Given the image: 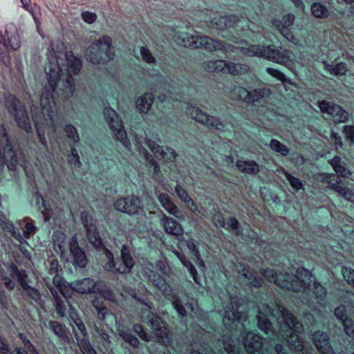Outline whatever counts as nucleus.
<instances>
[{
	"mask_svg": "<svg viewBox=\"0 0 354 354\" xmlns=\"http://www.w3.org/2000/svg\"><path fill=\"white\" fill-rule=\"evenodd\" d=\"M63 55L67 64L66 66L63 64L64 58L60 55L54 53L48 57L49 62L45 70L50 88L45 86L41 93V113H36L35 108L33 106L31 108V111L34 113L32 117L36 126L38 125L39 119L41 116H47L50 120H53L54 113L53 93L56 91L58 80L61 84L59 90L62 91V93L59 95L65 99L69 98L73 95L75 85L72 75H77L79 73L82 63L71 52H66Z\"/></svg>",
	"mask_w": 354,
	"mask_h": 354,
	"instance_id": "nucleus-1",
	"label": "nucleus"
},
{
	"mask_svg": "<svg viewBox=\"0 0 354 354\" xmlns=\"http://www.w3.org/2000/svg\"><path fill=\"white\" fill-rule=\"evenodd\" d=\"M269 316L276 317L281 336L286 338L290 349L301 351L304 342L297 334L304 331L303 324L294 315L277 303L263 304L259 307L257 326L265 333H274Z\"/></svg>",
	"mask_w": 354,
	"mask_h": 354,
	"instance_id": "nucleus-2",
	"label": "nucleus"
},
{
	"mask_svg": "<svg viewBox=\"0 0 354 354\" xmlns=\"http://www.w3.org/2000/svg\"><path fill=\"white\" fill-rule=\"evenodd\" d=\"M261 274L269 282L274 283L281 288L301 292L302 296L299 299L309 307L314 306L310 297L311 292L315 295L319 302L324 301L326 295V289L316 282L310 272L304 268L297 269L295 274L282 272L277 274L272 269L263 270Z\"/></svg>",
	"mask_w": 354,
	"mask_h": 354,
	"instance_id": "nucleus-3",
	"label": "nucleus"
},
{
	"mask_svg": "<svg viewBox=\"0 0 354 354\" xmlns=\"http://www.w3.org/2000/svg\"><path fill=\"white\" fill-rule=\"evenodd\" d=\"M24 163L23 153L14 149L6 129L0 126V167L6 165L10 170H15L17 165L24 167Z\"/></svg>",
	"mask_w": 354,
	"mask_h": 354,
	"instance_id": "nucleus-4",
	"label": "nucleus"
},
{
	"mask_svg": "<svg viewBox=\"0 0 354 354\" xmlns=\"http://www.w3.org/2000/svg\"><path fill=\"white\" fill-rule=\"evenodd\" d=\"M86 57L94 64H104L113 59L112 39L104 35L93 42L86 50Z\"/></svg>",
	"mask_w": 354,
	"mask_h": 354,
	"instance_id": "nucleus-5",
	"label": "nucleus"
},
{
	"mask_svg": "<svg viewBox=\"0 0 354 354\" xmlns=\"http://www.w3.org/2000/svg\"><path fill=\"white\" fill-rule=\"evenodd\" d=\"M151 306L148 304H144V307L140 310V317L143 322L150 324L153 333L156 337L158 343L168 346L171 345V335L165 326L162 319L152 313Z\"/></svg>",
	"mask_w": 354,
	"mask_h": 354,
	"instance_id": "nucleus-6",
	"label": "nucleus"
},
{
	"mask_svg": "<svg viewBox=\"0 0 354 354\" xmlns=\"http://www.w3.org/2000/svg\"><path fill=\"white\" fill-rule=\"evenodd\" d=\"M179 39L181 41L180 44L185 47L203 48L210 52L223 49L227 51L224 41L214 39L208 36L191 35L185 33L183 34Z\"/></svg>",
	"mask_w": 354,
	"mask_h": 354,
	"instance_id": "nucleus-7",
	"label": "nucleus"
},
{
	"mask_svg": "<svg viewBox=\"0 0 354 354\" xmlns=\"http://www.w3.org/2000/svg\"><path fill=\"white\" fill-rule=\"evenodd\" d=\"M246 320L245 315L238 311L236 299L231 298L230 306H227L224 310L223 322L225 328L235 336L238 330H242L245 328L244 322Z\"/></svg>",
	"mask_w": 354,
	"mask_h": 354,
	"instance_id": "nucleus-8",
	"label": "nucleus"
},
{
	"mask_svg": "<svg viewBox=\"0 0 354 354\" xmlns=\"http://www.w3.org/2000/svg\"><path fill=\"white\" fill-rule=\"evenodd\" d=\"M103 113L114 138L120 141L126 149L129 150L131 149V142L127 138L126 131L117 112L113 109L107 107L104 109Z\"/></svg>",
	"mask_w": 354,
	"mask_h": 354,
	"instance_id": "nucleus-9",
	"label": "nucleus"
},
{
	"mask_svg": "<svg viewBox=\"0 0 354 354\" xmlns=\"http://www.w3.org/2000/svg\"><path fill=\"white\" fill-rule=\"evenodd\" d=\"M104 254L108 259L104 268L106 270L120 274H127L131 272L134 266V260L131 257L130 251L127 245H124L121 249V259L123 265H117L113 259V254L109 250H104Z\"/></svg>",
	"mask_w": 354,
	"mask_h": 354,
	"instance_id": "nucleus-10",
	"label": "nucleus"
},
{
	"mask_svg": "<svg viewBox=\"0 0 354 354\" xmlns=\"http://www.w3.org/2000/svg\"><path fill=\"white\" fill-rule=\"evenodd\" d=\"M6 106L9 113L15 118L18 126L26 132H30L31 124L25 106L12 95H9L6 99Z\"/></svg>",
	"mask_w": 354,
	"mask_h": 354,
	"instance_id": "nucleus-11",
	"label": "nucleus"
},
{
	"mask_svg": "<svg viewBox=\"0 0 354 354\" xmlns=\"http://www.w3.org/2000/svg\"><path fill=\"white\" fill-rule=\"evenodd\" d=\"M1 42L6 46V49L4 53L0 52V58L6 63L9 59L8 52L11 50H17L21 46L19 29L15 24H9L6 26Z\"/></svg>",
	"mask_w": 354,
	"mask_h": 354,
	"instance_id": "nucleus-12",
	"label": "nucleus"
},
{
	"mask_svg": "<svg viewBox=\"0 0 354 354\" xmlns=\"http://www.w3.org/2000/svg\"><path fill=\"white\" fill-rule=\"evenodd\" d=\"M185 111L187 114L196 122L209 128L220 131H223L225 129L224 123L218 118L209 115L196 106L188 104Z\"/></svg>",
	"mask_w": 354,
	"mask_h": 354,
	"instance_id": "nucleus-13",
	"label": "nucleus"
},
{
	"mask_svg": "<svg viewBox=\"0 0 354 354\" xmlns=\"http://www.w3.org/2000/svg\"><path fill=\"white\" fill-rule=\"evenodd\" d=\"M153 277H157V280L152 279L153 284L171 301L172 306L176 310L178 315L180 317H185L187 312L185 307L182 304L180 297L173 292L170 286L167 284L161 279V277L159 274L153 273Z\"/></svg>",
	"mask_w": 354,
	"mask_h": 354,
	"instance_id": "nucleus-14",
	"label": "nucleus"
},
{
	"mask_svg": "<svg viewBox=\"0 0 354 354\" xmlns=\"http://www.w3.org/2000/svg\"><path fill=\"white\" fill-rule=\"evenodd\" d=\"M317 105L321 111L330 115L335 122H346L348 120V113L338 104L322 100L317 102Z\"/></svg>",
	"mask_w": 354,
	"mask_h": 354,
	"instance_id": "nucleus-15",
	"label": "nucleus"
},
{
	"mask_svg": "<svg viewBox=\"0 0 354 354\" xmlns=\"http://www.w3.org/2000/svg\"><path fill=\"white\" fill-rule=\"evenodd\" d=\"M239 44L237 46H232L225 42H224L225 46L227 47V51L225 49L222 50L228 53V52H234L235 53L236 50H239L242 54L248 56V57H261L265 58L266 55V46L256 45V44H250L244 41H241L240 42L236 41Z\"/></svg>",
	"mask_w": 354,
	"mask_h": 354,
	"instance_id": "nucleus-16",
	"label": "nucleus"
},
{
	"mask_svg": "<svg viewBox=\"0 0 354 354\" xmlns=\"http://www.w3.org/2000/svg\"><path fill=\"white\" fill-rule=\"evenodd\" d=\"M114 207L130 215L138 214L142 209L140 199L134 195L118 199L114 203Z\"/></svg>",
	"mask_w": 354,
	"mask_h": 354,
	"instance_id": "nucleus-17",
	"label": "nucleus"
},
{
	"mask_svg": "<svg viewBox=\"0 0 354 354\" xmlns=\"http://www.w3.org/2000/svg\"><path fill=\"white\" fill-rule=\"evenodd\" d=\"M322 181L328 184V188L335 191L339 196L350 202H354V192L346 187L342 186L341 180H335L334 174H323Z\"/></svg>",
	"mask_w": 354,
	"mask_h": 354,
	"instance_id": "nucleus-18",
	"label": "nucleus"
},
{
	"mask_svg": "<svg viewBox=\"0 0 354 354\" xmlns=\"http://www.w3.org/2000/svg\"><path fill=\"white\" fill-rule=\"evenodd\" d=\"M146 143L154 155L165 162H174L176 160L177 153L174 149L160 146L150 139H147Z\"/></svg>",
	"mask_w": 354,
	"mask_h": 354,
	"instance_id": "nucleus-19",
	"label": "nucleus"
},
{
	"mask_svg": "<svg viewBox=\"0 0 354 354\" xmlns=\"http://www.w3.org/2000/svg\"><path fill=\"white\" fill-rule=\"evenodd\" d=\"M100 282L91 278L73 281L69 284L70 288L80 294H91L100 292Z\"/></svg>",
	"mask_w": 354,
	"mask_h": 354,
	"instance_id": "nucleus-20",
	"label": "nucleus"
},
{
	"mask_svg": "<svg viewBox=\"0 0 354 354\" xmlns=\"http://www.w3.org/2000/svg\"><path fill=\"white\" fill-rule=\"evenodd\" d=\"M81 219L86 230L89 242L96 248H100L102 246V241L96 232V227L93 218L89 216L87 212H83L81 214Z\"/></svg>",
	"mask_w": 354,
	"mask_h": 354,
	"instance_id": "nucleus-21",
	"label": "nucleus"
},
{
	"mask_svg": "<svg viewBox=\"0 0 354 354\" xmlns=\"http://www.w3.org/2000/svg\"><path fill=\"white\" fill-rule=\"evenodd\" d=\"M291 54V52L289 50L270 45L266 46V54L264 55H266V59L286 65L290 60Z\"/></svg>",
	"mask_w": 354,
	"mask_h": 354,
	"instance_id": "nucleus-22",
	"label": "nucleus"
},
{
	"mask_svg": "<svg viewBox=\"0 0 354 354\" xmlns=\"http://www.w3.org/2000/svg\"><path fill=\"white\" fill-rule=\"evenodd\" d=\"M312 340L321 354H335L329 342V337L324 332L317 330L312 334Z\"/></svg>",
	"mask_w": 354,
	"mask_h": 354,
	"instance_id": "nucleus-23",
	"label": "nucleus"
},
{
	"mask_svg": "<svg viewBox=\"0 0 354 354\" xmlns=\"http://www.w3.org/2000/svg\"><path fill=\"white\" fill-rule=\"evenodd\" d=\"M295 21V15L288 14L283 16L281 21L274 19L272 21V25L277 27L280 33L286 37L288 41L294 42L295 37L289 30L293 22Z\"/></svg>",
	"mask_w": 354,
	"mask_h": 354,
	"instance_id": "nucleus-24",
	"label": "nucleus"
},
{
	"mask_svg": "<svg viewBox=\"0 0 354 354\" xmlns=\"http://www.w3.org/2000/svg\"><path fill=\"white\" fill-rule=\"evenodd\" d=\"M263 344V338L252 332H248L243 337V344L248 353L254 354L259 352Z\"/></svg>",
	"mask_w": 354,
	"mask_h": 354,
	"instance_id": "nucleus-25",
	"label": "nucleus"
},
{
	"mask_svg": "<svg viewBox=\"0 0 354 354\" xmlns=\"http://www.w3.org/2000/svg\"><path fill=\"white\" fill-rule=\"evenodd\" d=\"M214 15V17L209 21V26L212 28L218 30L229 28L235 26L239 21V18L235 15L221 16L216 14Z\"/></svg>",
	"mask_w": 354,
	"mask_h": 354,
	"instance_id": "nucleus-26",
	"label": "nucleus"
},
{
	"mask_svg": "<svg viewBox=\"0 0 354 354\" xmlns=\"http://www.w3.org/2000/svg\"><path fill=\"white\" fill-rule=\"evenodd\" d=\"M69 249L74 263L80 268H84L87 264V259L84 251L79 247L76 237L72 238L69 243Z\"/></svg>",
	"mask_w": 354,
	"mask_h": 354,
	"instance_id": "nucleus-27",
	"label": "nucleus"
},
{
	"mask_svg": "<svg viewBox=\"0 0 354 354\" xmlns=\"http://www.w3.org/2000/svg\"><path fill=\"white\" fill-rule=\"evenodd\" d=\"M136 147L140 156H142L147 162V166L152 172L153 178L158 180H160L162 175L160 169L158 162L154 160L152 155H151L147 150L140 145H136Z\"/></svg>",
	"mask_w": 354,
	"mask_h": 354,
	"instance_id": "nucleus-28",
	"label": "nucleus"
},
{
	"mask_svg": "<svg viewBox=\"0 0 354 354\" xmlns=\"http://www.w3.org/2000/svg\"><path fill=\"white\" fill-rule=\"evenodd\" d=\"M160 223L167 234L178 236L183 233V230L181 225L175 219L165 214H163Z\"/></svg>",
	"mask_w": 354,
	"mask_h": 354,
	"instance_id": "nucleus-29",
	"label": "nucleus"
},
{
	"mask_svg": "<svg viewBox=\"0 0 354 354\" xmlns=\"http://www.w3.org/2000/svg\"><path fill=\"white\" fill-rule=\"evenodd\" d=\"M54 249L62 258L66 255L67 241L66 235L61 231H55L53 235Z\"/></svg>",
	"mask_w": 354,
	"mask_h": 354,
	"instance_id": "nucleus-30",
	"label": "nucleus"
},
{
	"mask_svg": "<svg viewBox=\"0 0 354 354\" xmlns=\"http://www.w3.org/2000/svg\"><path fill=\"white\" fill-rule=\"evenodd\" d=\"M236 272L248 279V282L252 286L257 288L260 287L262 283V280L259 277H257L253 273L246 268L243 264L239 263L235 265Z\"/></svg>",
	"mask_w": 354,
	"mask_h": 354,
	"instance_id": "nucleus-31",
	"label": "nucleus"
},
{
	"mask_svg": "<svg viewBox=\"0 0 354 354\" xmlns=\"http://www.w3.org/2000/svg\"><path fill=\"white\" fill-rule=\"evenodd\" d=\"M238 170L249 175H256L259 171V166L254 160H238L236 163Z\"/></svg>",
	"mask_w": 354,
	"mask_h": 354,
	"instance_id": "nucleus-32",
	"label": "nucleus"
},
{
	"mask_svg": "<svg viewBox=\"0 0 354 354\" xmlns=\"http://www.w3.org/2000/svg\"><path fill=\"white\" fill-rule=\"evenodd\" d=\"M153 95L151 93H146L138 97L136 100V108L142 113H147L153 103Z\"/></svg>",
	"mask_w": 354,
	"mask_h": 354,
	"instance_id": "nucleus-33",
	"label": "nucleus"
},
{
	"mask_svg": "<svg viewBox=\"0 0 354 354\" xmlns=\"http://www.w3.org/2000/svg\"><path fill=\"white\" fill-rule=\"evenodd\" d=\"M329 163L339 176L349 178L351 176V171L346 168V163L342 162L339 157H334Z\"/></svg>",
	"mask_w": 354,
	"mask_h": 354,
	"instance_id": "nucleus-34",
	"label": "nucleus"
},
{
	"mask_svg": "<svg viewBox=\"0 0 354 354\" xmlns=\"http://www.w3.org/2000/svg\"><path fill=\"white\" fill-rule=\"evenodd\" d=\"M271 94L270 89L267 88H259L249 91L247 104H253L260 102L261 100L268 97Z\"/></svg>",
	"mask_w": 354,
	"mask_h": 354,
	"instance_id": "nucleus-35",
	"label": "nucleus"
},
{
	"mask_svg": "<svg viewBox=\"0 0 354 354\" xmlns=\"http://www.w3.org/2000/svg\"><path fill=\"white\" fill-rule=\"evenodd\" d=\"M175 254L180 262L183 264V266L187 268L189 274L193 277L194 282L201 286V279L198 277L197 271L192 263L186 258L184 254L180 253L179 252H176Z\"/></svg>",
	"mask_w": 354,
	"mask_h": 354,
	"instance_id": "nucleus-36",
	"label": "nucleus"
},
{
	"mask_svg": "<svg viewBox=\"0 0 354 354\" xmlns=\"http://www.w3.org/2000/svg\"><path fill=\"white\" fill-rule=\"evenodd\" d=\"M49 328L61 340L64 342L69 343L70 338L68 336L65 328L57 321H50L49 322Z\"/></svg>",
	"mask_w": 354,
	"mask_h": 354,
	"instance_id": "nucleus-37",
	"label": "nucleus"
},
{
	"mask_svg": "<svg viewBox=\"0 0 354 354\" xmlns=\"http://www.w3.org/2000/svg\"><path fill=\"white\" fill-rule=\"evenodd\" d=\"M226 62L222 59L211 60L203 63V68L208 72H225Z\"/></svg>",
	"mask_w": 354,
	"mask_h": 354,
	"instance_id": "nucleus-38",
	"label": "nucleus"
},
{
	"mask_svg": "<svg viewBox=\"0 0 354 354\" xmlns=\"http://www.w3.org/2000/svg\"><path fill=\"white\" fill-rule=\"evenodd\" d=\"M75 337L77 345L83 354H97L87 338L84 336L83 337H80V334L77 331H75Z\"/></svg>",
	"mask_w": 354,
	"mask_h": 354,
	"instance_id": "nucleus-39",
	"label": "nucleus"
},
{
	"mask_svg": "<svg viewBox=\"0 0 354 354\" xmlns=\"http://www.w3.org/2000/svg\"><path fill=\"white\" fill-rule=\"evenodd\" d=\"M249 95V91L241 86H234L230 91V97L240 100L245 103L248 102V97Z\"/></svg>",
	"mask_w": 354,
	"mask_h": 354,
	"instance_id": "nucleus-40",
	"label": "nucleus"
},
{
	"mask_svg": "<svg viewBox=\"0 0 354 354\" xmlns=\"http://www.w3.org/2000/svg\"><path fill=\"white\" fill-rule=\"evenodd\" d=\"M248 70L249 66L246 64L226 62L225 73H227L233 75H238L247 73Z\"/></svg>",
	"mask_w": 354,
	"mask_h": 354,
	"instance_id": "nucleus-41",
	"label": "nucleus"
},
{
	"mask_svg": "<svg viewBox=\"0 0 354 354\" xmlns=\"http://www.w3.org/2000/svg\"><path fill=\"white\" fill-rule=\"evenodd\" d=\"M10 272L12 277H16L21 288H27L28 284L26 279L28 277L26 270H19L17 266L12 263L10 266Z\"/></svg>",
	"mask_w": 354,
	"mask_h": 354,
	"instance_id": "nucleus-42",
	"label": "nucleus"
},
{
	"mask_svg": "<svg viewBox=\"0 0 354 354\" xmlns=\"http://www.w3.org/2000/svg\"><path fill=\"white\" fill-rule=\"evenodd\" d=\"M217 344L219 346L222 345L223 348L227 354H239V342L237 346L230 338L225 337L222 341L218 340Z\"/></svg>",
	"mask_w": 354,
	"mask_h": 354,
	"instance_id": "nucleus-43",
	"label": "nucleus"
},
{
	"mask_svg": "<svg viewBox=\"0 0 354 354\" xmlns=\"http://www.w3.org/2000/svg\"><path fill=\"white\" fill-rule=\"evenodd\" d=\"M44 281H46V283H50L55 290L57 289L64 297H66L68 296L69 291L68 288L60 276L55 274L53 277V284L46 281V279H44Z\"/></svg>",
	"mask_w": 354,
	"mask_h": 354,
	"instance_id": "nucleus-44",
	"label": "nucleus"
},
{
	"mask_svg": "<svg viewBox=\"0 0 354 354\" xmlns=\"http://www.w3.org/2000/svg\"><path fill=\"white\" fill-rule=\"evenodd\" d=\"M324 69L328 71L330 74L334 75H343L347 71V66L343 62L337 64L335 66L330 65L326 62H323Z\"/></svg>",
	"mask_w": 354,
	"mask_h": 354,
	"instance_id": "nucleus-45",
	"label": "nucleus"
},
{
	"mask_svg": "<svg viewBox=\"0 0 354 354\" xmlns=\"http://www.w3.org/2000/svg\"><path fill=\"white\" fill-rule=\"evenodd\" d=\"M46 286L50 290L53 297L55 300V308L57 313L61 317H64L66 313V307L65 305L64 304L63 301L59 297L57 291L55 290L50 283H46Z\"/></svg>",
	"mask_w": 354,
	"mask_h": 354,
	"instance_id": "nucleus-46",
	"label": "nucleus"
},
{
	"mask_svg": "<svg viewBox=\"0 0 354 354\" xmlns=\"http://www.w3.org/2000/svg\"><path fill=\"white\" fill-rule=\"evenodd\" d=\"M270 147L273 151L279 153L282 156H288L290 152V149L286 145L276 139L270 140Z\"/></svg>",
	"mask_w": 354,
	"mask_h": 354,
	"instance_id": "nucleus-47",
	"label": "nucleus"
},
{
	"mask_svg": "<svg viewBox=\"0 0 354 354\" xmlns=\"http://www.w3.org/2000/svg\"><path fill=\"white\" fill-rule=\"evenodd\" d=\"M313 15L318 19L326 18L329 15L328 9L319 3H315L311 6Z\"/></svg>",
	"mask_w": 354,
	"mask_h": 354,
	"instance_id": "nucleus-48",
	"label": "nucleus"
},
{
	"mask_svg": "<svg viewBox=\"0 0 354 354\" xmlns=\"http://www.w3.org/2000/svg\"><path fill=\"white\" fill-rule=\"evenodd\" d=\"M279 172L283 174L286 176L287 180L288 181L292 189H295L296 191L304 189L303 183H301L300 179L294 177L283 168L280 169L279 170Z\"/></svg>",
	"mask_w": 354,
	"mask_h": 354,
	"instance_id": "nucleus-49",
	"label": "nucleus"
},
{
	"mask_svg": "<svg viewBox=\"0 0 354 354\" xmlns=\"http://www.w3.org/2000/svg\"><path fill=\"white\" fill-rule=\"evenodd\" d=\"M225 229L230 231L232 234L236 236H240L243 232L240 227L239 223L234 217H230L226 221Z\"/></svg>",
	"mask_w": 354,
	"mask_h": 354,
	"instance_id": "nucleus-50",
	"label": "nucleus"
},
{
	"mask_svg": "<svg viewBox=\"0 0 354 354\" xmlns=\"http://www.w3.org/2000/svg\"><path fill=\"white\" fill-rule=\"evenodd\" d=\"M119 336L126 342L130 345L138 347L140 344V342L137 337L129 333L128 331L124 330L123 328H119L118 329Z\"/></svg>",
	"mask_w": 354,
	"mask_h": 354,
	"instance_id": "nucleus-51",
	"label": "nucleus"
},
{
	"mask_svg": "<svg viewBox=\"0 0 354 354\" xmlns=\"http://www.w3.org/2000/svg\"><path fill=\"white\" fill-rule=\"evenodd\" d=\"M64 132L68 139L77 143L80 141V136L77 129L72 124H66L64 128Z\"/></svg>",
	"mask_w": 354,
	"mask_h": 354,
	"instance_id": "nucleus-52",
	"label": "nucleus"
},
{
	"mask_svg": "<svg viewBox=\"0 0 354 354\" xmlns=\"http://www.w3.org/2000/svg\"><path fill=\"white\" fill-rule=\"evenodd\" d=\"M165 209L170 214L176 216L179 218L182 217V212L179 209V208L174 204L172 200H171L164 207Z\"/></svg>",
	"mask_w": 354,
	"mask_h": 354,
	"instance_id": "nucleus-53",
	"label": "nucleus"
},
{
	"mask_svg": "<svg viewBox=\"0 0 354 354\" xmlns=\"http://www.w3.org/2000/svg\"><path fill=\"white\" fill-rule=\"evenodd\" d=\"M71 319L73 323H71V325L73 328V331H76L75 329V326L77 328V330H79L80 333L82 334V336L86 337L87 335V331L85 325L84 324L82 321L79 317L74 319L72 315Z\"/></svg>",
	"mask_w": 354,
	"mask_h": 354,
	"instance_id": "nucleus-54",
	"label": "nucleus"
},
{
	"mask_svg": "<svg viewBox=\"0 0 354 354\" xmlns=\"http://www.w3.org/2000/svg\"><path fill=\"white\" fill-rule=\"evenodd\" d=\"M140 55L144 62L149 64H155L156 59L146 47H141L140 50Z\"/></svg>",
	"mask_w": 354,
	"mask_h": 354,
	"instance_id": "nucleus-55",
	"label": "nucleus"
},
{
	"mask_svg": "<svg viewBox=\"0 0 354 354\" xmlns=\"http://www.w3.org/2000/svg\"><path fill=\"white\" fill-rule=\"evenodd\" d=\"M68 160L75 168H80L82 165L79 155L75 148L71 149V154L68 156Z\"/></svg>",
	"mask_w": 354,
	"mask_h": 354,
	"instance_id": "nucleus-56",
	"label": "nucleus"
},
{
	"mask_svg": "<svg viewBox=\"0 0 354 354\" xmlns=\"http://www.w3.org/2000/svg\"><path fill=\"white\" fill-rule=\"evenodd\" d=\"M24 226L22 227L23 234L25 238H30L35 233V227L33 223L28 221H24Z\"/></svg>",
	"mask_w": 354,
	"mask_h": 354,
	"instance_id": "nucleus-57",
	"label": "nucleus"
},
{
	"mask_svg": "<svg viewBox=\"0 0 354 354\" xmlns=\"http://www.w3.org/2000/svg\"><path fill=\"white\" fill-rule=\"evenodd\" d=\"M23 290L27 292L28 296L32 300H34L35 301H36L38 304L40 303L41 295L37 289L28 286L27 288H24Z\"/></svg>",
	"mask_w": 354,
	"mask_h": 354,
	"instance_id": "nucleus-58",
	"label": "nucleus"
},
{
	"mask_svg": "<svg viewBox=\"0 0 354 354\" xmlns=\"http://www.w3.org/2000/svg\"><path fill=\"white\" fill-rule=\"evenodd\" d=\"M133 330L142 340L145 342H149L151 340L150 336L145 331L142 326L140 324H135L133 326Z\"/></svg>",
	"mask_w": 354,
	"mask_h": 354,
	"instance_id": "nucleus-59",
	"label": "nucleus"
},
{
	"mask_svg": "<svg viewBox=\"0 0 354 354\" xmlns=\"http://www.w3.org/2000/svg\"><path fill=\"white\" fill-rule=\"evenodd\" d=\"M346 309L345 306H340L335 309L334 314L335 317L339 319L342 323L344 322L345 320L350 319L348 318L347 315H346Z\"/></svg>",
	"mask_w": 354,
	"mask_h": 354,
	"instance_id": "nucleus-60",
	"label": "nucleus"
},
{
	"mask_svg": "<svg viewBox=\"0 0 354 354\" xmlns=\"http://www.w3.org/2000/svg\"><path fill=\"white\" fill-rule=\"evenodd\" d=\"M344 279L348 283H352L354 280V270L351 268L344 267L342 270Z\"/></svg>",
	"mask_w": 354,
	"mask_h": 354,
	"instance_id": "nucleus-61",
	"label": "nucleus"
},
{
	"mask_svg": "<svg viewBox=\"0 0 354 354\" xmlns=\"http://www.w3.org/2000/svg\"><path fill=\"white\" fill-rule=\"evenodd\" d=\"M344 326V331L346 335L351 337L354 338V323L350 319L348 320H345L344 323H342Z\"/></svg>",
	"mask_w": 354,
	"mask_h": 354,
	"instance_id": "nucleus-62",
	"label": "nucleus"
},
{
	"mask_svg": "<svg viewBox=\"0 0 354 354\" xmlns=\"http://www.w3.org/2000/svg\"><path fill=\"white\" fill-rule=\"evenodd\" d=\"M81 17L84 22L89 24L94 23L97 19L96 14L91 12L89 11L82 12L81 14Z\"/></svg>",
	"mask_w": 354,
	"mask_h": 354,
	"instance_id": "nucleus-63",
	"label": "nucleus"
},
{
	"mask_svg": "<svg viewBox=\"0 0 354 354\" xmlns=\"http://www.w3.org/2000/svg\"><path fill=\"white\" fill-rule=\"evenodd\" d=\"M343 132L346 136L347 140L354 142V126L346 125L344 127Z\"/></svg>",
	"mask_w": 354,
	"mask_h": 354,
	"instance_id": "nucleus-64",
	"label": "nucleus"
}]
</instances>
